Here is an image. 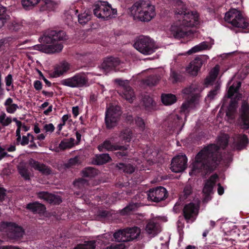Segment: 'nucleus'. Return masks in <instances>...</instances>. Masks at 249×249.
<instances>
[{
    "instance_id": "1",
    "label": "nucleus",
    "mask_w": 249,
    "mask_h": 249,
    "mask_svg": "<svg viewBox=\"0 0 249 249\" xmlns=\"http://www.w3.org/2000/svg\"><path fill=\"white\" fill-rule=\"evenodd\" d=\"M223 160L219 146L210 144L204 147L196 155L192 163L194 174H210L215 171Z\"/></svg>"
},
{
    "instance_id": "2",
    "label": "nucleus",
    "mask_w": 249,
    "mask_h": 249,
    "mask_svg": "<svg viewBox=\"0 0 249 249\" xmlns=\"http://www.w3.org/2000/svg\"><path fill=\"white\" fill-rule=\"evenodd\" d=\"M175 10L176 17L178 19L171 26L170 31L176 38L185 36L188 33V28L195 26L199 24V16L197 13L190 11L182 1L178 2Z\"/></svg>"
},
{
    "instance_id": "3",
    "label": "nucleus",
    "mask_w": 249,
    "mask_h": 249,
    "mask_svg": "<svg viewBox=\"0 0 249 249\" xmlns=\"http://www.w3.org/2000/svg\"><path fill=\"white\" fill-rule=\"evenodd\" d=\"M66 39V34L64 31H48L44 33L43 36L39 38V41L43 44H48L46 46V52L49 53L60 52L63 45L58 41Z\"/></svg>"
},
{
    "instance_id": "4",
    "label": "nucleus",
    "mask_w": 249,
    "mask_h": 249,
    "mask_svg": "<svg viewBox=\"0 0 249 249\" xmlns=\"http://www.w3.org/2000/svg\"><path fill=\"white\" fill-rule=\"evenodd\" d=\"M135 19L149 22L156 16L155 6L150 1L140 0L135 2L130 9Z\"/></svg>"
},
{
    "instance_id": "5",
    "label": "nucleus",
    "mask_w": 249,
    "mask_h": 249,
    "mask_svg": "<svg viewBox=\"0 0 249 249\" xmlns=\"http://www.w3.org/2000/svg\"><path fill=\"white\" fill-rule=\"evenodd\" d=\"M5 231L9 241L13 243L19 242L25 233L24 229L15 222L1 221L0 222V231Z\"/></svg>"
},
{
    "instance_id": "6",
    "label": "nucleus",
    "mask_w": 249,
    "mask_h": 249,
    "mask_svg": "<svg viewBox=\"0 0 249 249\" xmlns=\"http://www.w3.org/2000/svg\"><path fill=\"white\" fill-rule=\"evenodd\" d=\"M225 20L237 27L244 33L249 32V22L244 18L242 13L235 9H232L226 12L224 17Z\"/></svg>"
},
{
    "instance_id": "7",
    "label": "nucleus",
    "mask_w": 249,
    "mask_h": 249,
    "mask_svg": "<svg viewBox=\"0 0 249 249\" xmlns=\"http://www.w3.org/2000/svg\"><path fill=\"white\" fill-rule=\"evenodd\" d=\"M92 11L95 17L103 20H107L117 14L116 9L112 8L111 4L107 1L94 5Z\"/></svg>"
},
{
    "instance_id": "8",
    "label": "nucleus",
    "mask_w": 249,
    "mask_h": 249,
    "mask_svg": "<svg viewBox=\"0 0 249 249\" xmlns=\"http://www.w3.org/2000/svg\"><path fill=\"white\" fill-rule=\"evenodd\" d=\"M184 123L182 118L176 114L169 115L164 121L163 124V128L164 130L169 134L177 132L178 134L181 131Z\"/></svg>"
},
{
    "instance_id": "9",
    "label": "nucleus",
    "mask_w": 249,
    "mask_h": 249,
    "mask_svg": "<svg viewBox=\"0 0 249 249\" xmlns=\"http://www.w3.org/2000/svg\"><path fill=\"white\" fill-rule=\"evenodd\" d=\"M134 47L143 54H151L156 51L157 48L154 41L148 36H141L136 40Z\"/></svg>"
},
{
    "instance_id": "10",
    "label": "nucleus",
    "mask_w": 249,
    "mask_h": 249,
    "mask_svg": "<svg viewBox=\"0 0 249 249\" xmlns=\"http://www.w3.org/2000/svg\"><path fill=\"white\" fill-rule=\"evenodd\" d=\"M61 85L72 88H83L88 85V78L84 72L76 73L74 76L60 81Z\"/></svg>"
},
{
    "instance_id": "11",
    "label": "nucleus",
    "mask_w": 249,
    "mask_h": 249,
    "mask_svg": "<svg viewBox=\"0 0 249 249\" xmlns=\"http://www.w3.org/2000/svg\"><path fill=\"white\" fill-rule=\"evenodd\" d=\"M148 199L152 201L159 202L166 199L168 196L166 189L162 186L150 189L147 192Z\"/></svg>"
},
{
    "instance_id": "12",
    "label": "nucleus",
    "mask_w": 249,
    "mask_h": 249,
    "mask_svg": "<svg viewBox=\"0 0 249 249\" xmlns=\"http://www.w3.org/2000/svg\"><path fill=\"white\" fill-rule=\"evenodd\" d=\"M187 158L185 155H178L174 157L171 164V169L175 173L183 171L187 167Z\"/></svg>"
},
{
    "instance_id": "13",
    "label": "nucleus",
    "mask_w": 249,
    "mask_h": 249,
    "mask_svg": "<svg viewBox=\"0 0 249 249\" xmlns=\"http://www.w3.org/2000/svg\"><path fill=\"white\" fill-rule=\"evenodd\" d=\"M97 148L100 152H104V149L107 151H117L118 149L124 148V147L115 142V137L111 136L99 144Z\"/></svg>"
},
{
    "instance_id": "14",
    "label": "nucleus",
    "mask_w": 249,
    "mask_h": 249,
    "mask_svg": "<svg viewBox=\"0 0 249 249\" xmlns=\"http://www.w3.org/2000/svg\"><path fill=\"white\" fill-rule=\"evenodd\" d=\"M204 56L196 57L186 68L187 71L192 75H196L204 61Z\"/></svg>"
},
{
    "instance_id": "15",
    "label": "nucleus",
    "mask_w": 249,
    "mask_h": 249,
    "mask_svg": "<svg viewBox=\"0 0 249 249\" xmlns=\"http://www.w3.org/2000/svg\"><path fill=\"white\" fill-rule=\"evenodd\" d=\"M120 115V113H116L112 110L108 109L106 111L105 121L107 129H112L117 125Z\"/></svg>"
},
{
    "instance_id": "16",
    "label": "nucleus",
    "mask_w": 249,
    "mask_h": 249,
    "mask_svg": "<svg viewBox=\"0 0 249 249\" xmlns=\"http://www.w3.org/2000/svg\"><path fill=\"white\" fill-rule=\"evenodd\" d=\"M240 126L244 130L249 129V105L243 104L241 106V114L240 116Z\"/></svg>"
},
{
    "instance_id": "17",
    "label": "nucleus",
    "mask_w": 249,
    "mask_h": 249,
    "mask_svg": "<svg viewBox=\"0 0 249 249\" xmlns=\"http://www.w3.org/2000/svg\"><path fill=\"white\" fill-rule=\"evenodd\" d=\"M37 196L39 199H43L51 204L59 205L62 202L60 196L48 192H39L37 193Z\"/></svg>"
},
{
    "instance_id": "18",
    "label": "nucleus",
    "mask_w": 249,
    "mask_h": 249,
    "mask_svg": "<svg viewBox=\"0 0 249 249\" xmlns=\"http://www.w3.org/2000/svg\"><path fill=\"white\" fill-rule=\"evenodd\" d=\"M249 143L248 136L245 134H238L233 138V148L238 151L245 149Z\"/></svg>"
},
{
    "instance_id": "19",
    "label": "nucleus",
    "mask_w": 249,
    "mask_h": 249,
    "mask_svg": "<svg viewBox=\"0 0 249 249\" xmlns=\"http://www.w3.org/2000/svg\"><path fill=\"white\" fill-rule=\"evenodd\" d=\"M197 213L198 209L194 203L191 202L184 206L183 214L187 222L189 220L194 219Z\"/></svg>"
},
{
    "instance_id": "20",
    "label": "nucleus",
    "mask_w": 249,
    "mask_h": 249,
    "mask_svg": "<svg viewBox=\"0 0 249 249\" xmlns=\"http://www.w3.org/2000/svg\"><path fill=\"white\" fill-rule=\"evenodd\" d=\"M120 64V60L117 57H109L107 58L102 63L101 68L106 72L115 70V68Z\"/></svg>"
},
{
    "instance_id": "21",
    "label": "nucleus",
    "mask_w": 249,
    "mask_h": 249,
    "mask_svg": "<svg viewBox=\"0 0 249 249\" xmlns=\"http://www.w3.org/2000/svg\"><path fill=\"white\" fill-rule=\"evenodd\" d=\"M29 164L35 170L39 171L43 175H49L52 173V170L50 167L43 163H40L33 159L29 160Z\"/></svg>"
},
{
    "instance_id": "22",
    "label": "nucleus",
    "mask_w": 249,
    "mask_h": 249,
    "mask_svg": "<svg viewBox=\"0 0 249 249\" xmlns=\"http://www.w3.org/2000/svg\"><path fill=\"white\" fill-rule=\"evenodd\" d=\"M8 0H2L0 3V28H1L10 18L11 12L2 3Z\"/></svg>"
},
{
    "instance_id": "23",
    "label": "nucleus",
    "mask_w": 249,
    "mask_h": 249,
    "mask_svg": "<svg viewBox=\"0 0 249 249\" xmlns=\"http://www.w3.org/2000/svg\"><path fill=\"white\" fill-rule=\"evenodd\" d=\"M70 69V65L63 61L56 65L53 72V77H58L66 73Z\"/></svg>"
},
{
    "instance_id": "24",
    "label": "nucleus",
    "mask_w": 249,
    "mask_h": 249,
    "mask_svg": "<svg viewBox=\"0 0 249 249\" xmlns=\"http://www.w3.org/2000/svg\"><path fill=\"white\" fill-rule=\"evenodd\" d=\"M26 208L34 213L42 214L46 211L45 205L37 201L27 204Z\"/></svg>"
},
{
    "instance_id": "25",
    "label": "nucleus",
    "mask_w": 249,
    "mask_h": 249,
    "mask_svg": "<svg viewBox=\"0 0 249 249\" xmlns=\"http://www.w3.org/2000/svg\"><path fill=\"white\" fill-rule=\"evenodd\" d=\"M124 230V235H125V238H127V242L132 241L137 238L140 233V230L137 227L127 228Z\"/></svg>"
},
{
    "instance_id": "26",
    "label": "nucleus",
    "mask_w": 249,
    "mask_h": 249,
    "mask_svg": "<svg viewBox=\"0 0 249 249\" xmlns=\"http://www.w3.org/2000/svg\"><path fill=\"white\" fill-rule=\"evenodd\" d=\"M198 100V96L194 95L192 98H190L187 102L183 103L180 107V112L185 114L188 113L189 109L193 107L195 104L197 103Z\"/></svg>"
},
{
    "instance_id": "27",
    "label": "nucleus",
    "mask_w": 249,
    "mask_h": 249,
    "mask_svg": "<svg viewBox=\"0 0 249 249\" xmlns=\"http://www.w3.org/2000/svg\"><path fill=\"white\" fill-rule=\"evenodd\" d=\"M218 178L217 174L212 175L209 179H208L205 183L203 192L211 193L213 190V187L216 183V180Z\"/></svg>"
},
{
    "instance_id": "28",
    "label": "nucleus",
    "mask_w": 249,
    "mask_h": 249,
    "mask_svg": "<svg viewBox=\"0 0 249 249\" xmlns=\"http://www.w3.org/2000/svg\"><path fill=\"white\" fill-rule=\"evenodd\" d=\"M78 21L82 25H84L89 21L92 17V12L89 10H85L77 15Z\"/></svg>"
},
{
    "instance_id": "29",
    "label": "nucleus",
    "mask_w": 249,
    "mask_h": 249,
    "mask_svg": "<svg viewBox=\"0 0 249 249\" xmlns=\"http://www.w3.org/2000/svg\"><path fill=\"white\" fill-rule=\"evenodd\" d=\"M111 160V158L109 155L107 153H104L96 155L93 162L94 164L101 165L109 162Z\"/></svg>"
},
{
    "instance_id": "30",
    "label": "nucleus",
    "mask_w": 249,
    "mask_h": 249,
    "mask_svg": "<svg viewBox=\"0 0 249 249\" xmlns=\"http://www.w3.org/2000/svg\"><path fill=\"white\" fill-rule=\"evenodd\" d=\"M57 7V3L52 0H45L40 6V11H54Z\"/></svg>"
},
{
    "instance_id": "31",
    "label": "nucleus",
    "mask_w": 249,
    "mask_h": 249,
    "mask_svg": "<svg viewBox=\"0 0 249 249\" xmlns=\"http://www.w3.org/2000/svg\"><path fill=\"white\" fill-rule=\"evenodd\" d=\"M74 142L75 139L73 138L64 139L59 144L58 147L62 151L70 149L75 145Z\"/></svg>"
},
{
    "instance_id": "32",
    "label": "nucleus",
    "mask_w": 249,
    "mask_h": 249,
    "mask_svg": "<svg viewBox=\"0 0 249 249\" xmlns=\"http://www.w3.org/2000/svg\"><path fill=\"white\" fill-rule=\"evenodd\" d=\"M14 121L16 124L19 121L17 118L12 119L11 117H6V114L4 112H1L0 114V124L3 127L8 126L12 122Z\"/></svg>"
},
{
    "instance_id": "33",
    "label": "nucleus",
    "mask_w": 249,
    "mask_h": 249,
    "mask_svg": "<svg viewBox=\"0 0 249 249\" xmlns=\"http://www.w3.org/2000/svg\"><path fill=\"white\" fill-rule=\"evenodd\" d=\"M121 94L123 98L129 102L132 101L133 98L134 97L133 90L129 86L124 87Z\"/></svg>"
},
{
    "instance_id": "34",
    "label": "nucleus",
    "mask_w": 249,
    "mask_h": 249,
    "mask_svg": "<svg viewBox=\"0 0 249 249\" xmlns=\"http://www.w3.org/2000/svg\"><path fill=\"white\" fill-rule=\"evenodd\" d=\"M142 105L145 110L151 111L154 109L155 103L149 95H144L142 99Z\"/></svg>"
},
{
    "instance_id": "35",
    "label": "nucleus",
    "mask_w": 249,
    "mask_h": 249,
    "mask_svg": "<svg viewBox=\"0 0 249 249\" xmlns=\"http://www.w3.org/2000/svg\"><path fill=\"white\" fill-rule=\"evenodd\" d=\"M98 170L92 167H88L82 171V176L85 178H94L98 174Z\"/></svg>"
},
{
    "instance_id": "36",
    "label": "nucleus",
    "mask_w": 249,
    "mask_h": 249,
    "mask_svg": "<svg viewBox=\"0 0 249 249\" xmlns=\"http://www.w3.org/2000/svg\"><path fill=\"white\" fill-rule=\"evenodd\" d=\"M177 101L176 96L172 94H165L161 95V101L165 105H171Z\"/></svg>"
},
{
    "instance_id": "37",
    "label": "nucleus",
    "mask_w": 249,
    "mask_h": 249,
    "mask_svg": "<svg viewBox=\"0 0 249 249\" xmlns=\"http://www.w3.org/2000/svg\"><path fill=\"white\" fill-rule=\"evenodd\" d=\"M170 78L173 83L182 82L184 77L182 73L178 71L171 70Z\"/></svg>"
},
{
    "instance_id": "38",
    "label": "nucleus",
    "mask_w": 249,
    "mask_h": 249,
    "mask_svg": "<svg viewBox=\"0 0 249 249\" xmlns=\"http://www.w3.org/2000/svg\"><path fill=\"white\" fill-rule=\"evenodd\" d=\"M132 135V131L127 129L121 131L119 134V137L122 142H124V143H126L131 141Z\"/></svg>"
},
{
    "instance_id": "39",
    "label": "nucleus",
    "mask_w": 249,
    "mask_h": 249,
    "mask_svg": "<svg viewBox=\"0 0 249 249\" xmlns=\"http://www.w3.org/2000/svg\"><path fill=\"white\" fill-rule=\"evenodd\" d=\"M117 166L120 170L127 174H132L135 171L134 167L130 164L121 162L117 164Z\"/></svg>"
},
{
    "instance_id": "40",
    "label": "nucleus",
    "mask_w": 249,
    "mask_h": 249,
    "mask_svg": "<svg viewBox=\"0 0 249 249\" xmlns=\"http://www.w3.org/2000/svg\"><path fill=\"white\" fill-rule=\"evenodd\" d=\"M208 47V44L206 42L203 41L200 43L199 44L194 46L192 48L187 52V54L188 55L192 54L193 53H195L205 49H207Z\"/></svg>"
},
{
    "instance_id": "41",
    "label": "nucleus",
    "mask_w": 249,
    "mask_h": 249,
    "mask_svg": "<svg viewBox=\"0 0 249 249\" xmlns=\"http://www.w3.org/2000/svg\"><path fill=\"white\" fill-rule=\"evenodd\" d=\"M40 0H22L21 3L26 10H30L37 4Z\"/></svg>"
},
{
    "instance_id": "42",
    "label": "nucleus",
    "mask_w": 249,
    "mask_h": 249,
    "mask_svg": "<svg viewBox=\"0 0 249 249\" xmlns=\"http://www.w3.org/2000/svg\"><path fill=\"white\" fill-rule=\"evenodd\" d=\"M114 238L118 242H127V238L124 235V230H120L113 234Z\"/></svg>"
},
{
    "instance_id": "43",
    "label": "nucleus",
    "mask_w": 249,
    "mask_h": 249,
    "mask_svg": "<svg viewBox=\"0 0 249 249\" xmlns=\"http://www.w3.org/2000/svg\"><path fill=\"white\" fill-rule=\"evenodd\" d=\"M136 209L137 205L136 203H129L128 205H127L121 211L120 213L121 215H125L128 214L132 212L135 211Z\"/></svg>"
},
{
    "instance_id": "44",
    "label": "nucleus",
    "mask_w": 249,
    "mask_h": 249,
    "mask_svg": "<svg viewBox=\"0 0 249 249\" xmlns=\"http://www.w3.org/2000/svg\"><path fill=\"white\" fill-rule=\"evenodd\" d=\"M159 81V77L156 75H151L148 76L144 80V84L149 86L156 85Z\"/></svg>"
},
{
    "instance_id": "45",
    "label": "nucleus",
    "mask_w": 249,
    "mask_h": 249,
    "mask_svg": "<svg viewBox=\"0 0 249 249\" xmlns=\"http://www.w3.org/2000/svg\"><path fill=\"white\" fill-rule=\"evenodd\" d=\"M218 73V69L214 67L213 70L210 73V77H207L205 79V84L210 85L214 81L216 78Z\"/></svg>"
},
{
    "instance_id": "46",
    "label": "nucleus",
    "mask_w": 249,
    "mask_h": 249,
    "mask_svg": "<svg viewBox=\"0 0 249 249\" xmlns=\"http://www.w3.org/2000/svg\"><path fill=\"white\" fill-rule=\"evenodd\" d=\"M195 88L194 86H190L189 87H187L182 89V93L184 94L188 95V100L192 98L194 95H197L198 96V98L199 97V94L198 93H196L195 92Z\"/></svg>"
},
{
    "instance_id": "47",
    "label": "nucleus",
    "mask_w": 249,
    "mask_h": 249,
    "mask_svg": "<svg viewBox=\"0 0 249 249\" xmlns=\"http://www.w3.org/2000/svg\"><path fill=\"white\" fill-rule=\"evenodd\" d=\"M241 85V83L239 82L237 83L236 86H235L233 85L231 86L228 90V97L231 98L235 93H237Z\"/></svg>"
},
{
    "instance_id": "48",
    "label": "nucleus",
    "mask_w": 249,
    "mask_h": 249,
    "mask_svg": "<svg viewBox=\"0 0 249 249\" xmlns=\"http://www.w3.org/2000/svg\"><path fill=\"white\" fill-rule=\"evenodd\" d=\"M145 230L149 234H155L157 231V225L153 221H149L145 227Z\"/></svg>"
},
{
    "instance_id": "49",
    "label": "nucleus",
    "mask_w": 249,
    "mask_h": 249,
    "mask_svg": "<svg viewBox=\"0 0 249 249\" xmlns=\"http://www.w3.org/2000/svg\"><path fill=\"white\" fill-rule=\"evenodd\" d=\"M123 146L124 147V148L118 149L117 150L120 151L114 153L116 157L118 159H121L124 157H126L128 156V152H127L128 149V145Z\"/></svg>"
},
{
    "instance_id": "50",
    "label": "nucleus",
    "mask_w": 249,
    "mask_h": 249,
    "mask_svg": "<svg viewBox=\"0 0 249 249\" xmlns=\"http://www.w3.org/2000/svg\"><path fill=\"white\" fill-rule=\"evenodd\" d=\"M219 89V86L218 85L215 86L213 89L209 91L207 95V98L210 100L214 99L215 96L217 95Z\"/></svg>"
},
{
    "instance_id": "51",
    "label": "nucleus",
    "mask_w": 249,
    "mask_h": 249,
    "mask_svg": "<svg viewBox=\"0 0 249 249\" xmlns=\"http://www.w3.org/2000/svg\"><path fill=\"white\" fill-rule=\"evenodd\" d=\"M135 120L136 125L141 130H143L145 128V123L143 120L140 117H136Z\"/></svg>"
},
{
    "instance_id": "52",
    "label": "nucleus",
    "mask_w": 249,
    "mask_h": 249,
    "mask_svg": "<svg viewBox=\"0 0 249 249\" xmlns=\"http://www.w3.org/2000/svg\"><path fill=\"white\" fill-rule=\"evenodd\" d=\"M192 193V188L189 184L186 185L183 190V196L184 199H186Z\"/></svg>"
},
{
    "instance_id": "53",
    "label": "nucleus",
    "mask_w": 249,
    "mask_h": 249,
    "mask_svg": "<svg viewBox=\"0 0 249 249\" xmlns=\"http://www.w3.org/2000/svg\"><path fill=\"white\" fill-rule=\"evenodd\" d=\"M218 144L223 149H225L228 145V140L225 137H220L218 139Z\"/></svg>"
},
{
    "instance_id": "54",
    "label": "nucleus",
    "mask_w": 249,
    "mask_h": 249,
    "mask_svg": "<svg viewBox=\"0 0 249 249\" xmlns=\"http://www.w3.org/2000/svg\"><path fill=\"white\" fill-rule=\"evenodd\" d=\"M86 180L82 178H79L74 181V186L77 188H81L86 183Z\"/></svg>"
},
{
    "instance_id": "55",
    "label": "nucleus",
    "mask_w": 249,
    "mask_h": 249,
    "mask_svg": "<svg viewBox=\"0 0 249 249\" xmlns=\"http://www.w3.org/2000/svg\"><path fill=\"white\" fill-rule=\"evenodd\" d=\"M19 174L25 180H29L30 179L29 173L26 169L24 168L20 169L19 170Z\"/></svg>"
},
{
    "instance_id": "56",
    "label": "nucleus",
    "mask_w": 249,
    "mask_h": 249,
    "mask_svg": "<svg viewBox=\"0 0 249 249\" xmlns=\"http://www.w3.org/2000/svg\"><path fill=\"white\" fill-rule=\"evenodd\" d=\"M18 108V105L16 104H13L8 107H6V111L9 113H14L17 110V109Z\"/></svg>"
},
{
    "instance_id": "57",
    "label": "nucleus",
    "mask_w": 249,
    "mask_h": 249,
    "mask_svg": "<svg viewBox=\"0 0 249 249\" xmlns=\"http://www.w3.org/2000/svg\"><path fill=\"white\" fill-rule=\"evenodd\" d=\"M43 129L46 133H52L54 131L55 127L53 124L50 123L49 124H45L43 126Z\"/></svg>"
},
{
    "instance_id": "58",
    "label": "nucleus",
    "mask_w": 249,
    "mask_h": 249,
    "mask_svg": "<svg viewBox=\"0 0 249 249\" xmlns=\"http://www.w3.org/2000/svg\"><path fill=\"white\" fill-rule=\"evenodd\" d=\"M20 25L15 22L9 23L8 28L11 31H17L20 28Z\"/></svg>"
},
{
    "instance_id": "59",
    "label": "nucleus",
    "mask_w": 249,
    "mask_h": 249,
    "mask_svg": "<svg viewBox=\"0 0 249 249\" xmlns=\"http://www.w3.org/2000/svg\"><path fill=\"white\" fill-rule=\"evenodd\" d=\"M96 242L94 240L88 241L85 242L87 249H94L96 247Z\"/></svg>"
},
{
    "instance_id": "60",
    "label": "nucleus",
    "mask_w": 249,
    "mask_h": 249,
    "mask_svg": "<svg viewBox=\"0 0 249 249\" xmlns=\"http://www.w3.org/2000/svg\"><path fill=\"white\" fill-rule=\"evenodd\" d=\"M124 245L123 243H119L116 245H111L107 247L106 249H124Z\"/></svg>"
},
{
    "instance_id": "61",
    "label": "nucleus",
    "mask_w": 249,
    "mask_h": 249,
    "mask_svg": "<svg viewBox=\"0 0 249 249\" xmlns=\"http://www.w3.org/2000/svg\"><path fill=\"white\" fill-rule=\"evenodd\" d=\"M110 215V213L106 210L99 211L98 213V216L101 218H105Z\"/></svg>"
},
{
    "instance_id": "62",
    "label": "nucleus",
    "mask_w": 249,
    "mask_h": 249,
    "mask_svg": "<svg viewBox=\"0 0 249 249\" xmlns=\"http://www.w3.org/2000/svg\"><path fill=\"white\" fill-rule=\"evenodd\" d=\"M28 137H31L30 142L32 143L29 147L31 149H36L37 148L36 144L34 142V137L31 133H28Z\"/></svg>"
},
{
    "instance_id": "63",
    "label": "nucleus",
    "mask_w": 249,
    "mask_h": 249,
    "mask_svg": "<svg viewBox=\"0 0 249 249\" xmlns=\"http://www.w3.org/2000/svg\"><path fill=\"white\" fill-rule=\"evenodd\" d=\"M5 80L6 86L8 87L10 86L13 82V76L12 74H8V75L5 77Z\"/></svg>"
},
{
    "instance_id": "64",
    "label": "nucleus",
    "mask_w": 249,
    "mask_h": 249,
    "mask_svg": "<svg viewBox=\"0 0 249 249\" xmlns=\"http://www.w3.org/2000/svg\"><path fill=\"white\" fill-rule=\"evenodd\" d=\"M34 86L36 90H40L42 88V84L41 81L36 80L34 83Z\"/></svg>"
}]
</instances>
